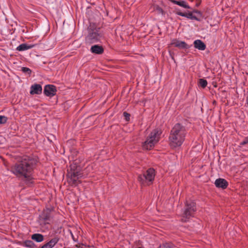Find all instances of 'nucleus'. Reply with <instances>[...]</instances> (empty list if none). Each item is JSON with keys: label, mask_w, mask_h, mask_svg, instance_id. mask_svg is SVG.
<instances>
[{"label": "nucleus", "mask_w": 248, "mask_h": 248, "mask_svg": "<svg viewBox=\"0 0 248 248\" xmlns=\"http://www.w3.org/2000/svg\"><path fill=\"white\" fill-rule=\"evenodd\" d=\"M101 37L99 28L90 26L88 28V34L85 38L86 43L92 44L98 42Z\"/></svg>", "instance_id": "obj_4"}, {"label": "nucleus", "mask_w": 248, "mask_h": 248, "mask_svg": "<svg viewBox=\"0 0 248 248\" xmlns=\"http://www.w3.org/2000/svg\"><path fill=\"white\" fill-rule=\"evenodd\" d=\"M56 92V88L53 85H46L44 87V93L47 96H53L55 95Z\"/></svg>", "instance_id": "obj_8"}, {"label": "nucleus", "mask_w": 248, "mask_h": 248, "mask_svg": "<svg viewBox=\"0 0 248 248\" xmlns=\"http://www.w3.org/2000/svg\"><path fill=\"white\" fill-rule=\"evenodd\" d=\"M195 13H198V14H201L200 12L198 11H195Z\"/></svg>", "instance_id": "obj_27"}, {"label": "nucleus", "mask_w": 248, "mask_h": 248, "mask_svg": "<svg viewBox=\"0 0 248 248\" xmlns=\"http://www.w3.org/2000/svg\"><path fill=\"white\" fill-rule=\"evenodd\" d=\"M31 239L37 242H41L43 241L44 236L40 233H34L31 235Z\"/></svg>", "instance_id": "obj_17"}, {"label": "nucleus", "mask_w": 248, "mask_h": 248, "mask_svg": "<svg viewBox=\"0 0 248 248\" xmlns=\"http://www.w3.org/2000/svg\"><path fill=\"white\" fill-rule=\"evenodd\" d=\"M124 115L126 119L127 120L128 119H129L130 117V114L127 113V112H124Z\"/></svg>", "instance_id": "obj_26"}, {"label": "nucleus", "mask_w": 248, "mask_h": 248, "mask_svg": "<svg viewBox=\"0 0 248 248\" xmlns=\"http://www.w3.org/2000/svg\"><path fill=\"white\" fill-rule=\"evenodd\" d=\"M186 134L185 127L176 124L171 129L169 136L170 145L172 148L180 147L184 142Z\"/></svg>", "instance_id": "obj_2"}, {"label": "nucleus", "mask_w": 248, "mask_h": 248, "mask_svg": "<svg viewBox=\"0 0 248 248\" xmlns=\"http://www.w3.org/2000/svg\"><path fill=\"white\" fill-rule=\"evenodd\" d=\"M156 9L158 11V12L159 13L163 14V10H162V9L161 8H160L159 6H157L156 7Z\"/></svg>", "instance_id": "obj_25"}, {"label": "nucleus", "mask_w": 248, "mask_h": 248, "mask_svg": "<svg viewBox=\"0 0 248 248\" xmlns=\"http://www.w3.org/2000/svg\"><path fill=\"white\" fill-rule=\"evenodd\" d=\"M91 51L93 53L101 54L103 52L104 49L101 46L95 45L92 46L91 47Z\"/></svg>", "instance_id": "obj_15"}, {"label": "nucleus", "mask_w": 248, "mask_h": 248, "mask_svg": "<svg viewBox=\"0 0 248 248\" xmlns=\"http://www.w3.org/2000/svg\"><path fill=\"white\" fill-rule=\"evenodd\" d=\"M8 118L5 116L0 115V124H4L7 121Z\"/></svg>", "instance_id": "obj_21"}, {"label": "nucleus", "mask_w": 248, "mask_h": 248, "mask_svg": "<svg viewBox=\"0 0 248 248\" xmlns=\"http://www.w3.org/2000/svg\"><path fill=\"white\" fill-rule=\"evenodd\" d=\"M176 14L179 16H181L183 17H186L188 19H190L192 20H195L197 21H200V19L197 18L196 16L193 15V14L190 13H183L179 11H176Z\"/></svg>", "instance_id": "obj_13"}, {"label": "nucleus", "mask_w": 248, "mask_h": 248, "mask_svg": "<svg viewBox=\"0 0 248 248\" xmlns=\"http://www.w3.org/2000/svg\"><path fill=\"white\" fill-rule=\"evenodd\" d=\"M159 248H174L170 244L166 243L160 246Z\"/></svg>", "instance_id": "obj_23"}, {"label": "nucleus", "mask_w": 248, "mask_h": 248, "mask_svg": "<svg viewBox=\"0 0 248 248\" xmlns=\"http://www.w3.org/2000/svg\"><path fill=\"white\" fill-rule=\"evenodd\" d=\"M155 176V170L150 168L143 175H140L138 176V179L142 184H148V183L152 182L154 180Z\"/></svg>", "instance_id": "obj_6"}, {"label": "nucleus", "mask_w": 248, "mask_h": 248, "mask_svg": "<svg viewBox=\"0 0 248 248\" xmlns=\"http://www.w3.org/2000/svg\"><path fill=\"white\" fill-rule=\"evenodd\" d=\"M171 45L182 49H186L189 48L188 45L185 42L179 41L177 39H173L172 40Z\"/></svg>", "instance_id": "obj_11"}, {"label": "nucleus", "mask_w": 248, "mask_h": 248, "mask_svg": "<svg viewBox=\"0 0 248 248\" xmlns=\"http://www.w3.org/2000/svg\"><path fill=\"white\" fill-rule=\"evenodd\" d=\"M35 246L34 243L31 240H26L23 243V246L28 248H33Z\"/></svg>", "instance_id": "obj_19"}, {"label": "nucleus", "mask_w": 248, "mask_h": 248, "mask_svg": "<svg viewBox=\"0 0 248 248\" xmlns=\"http://www.w3.org/2000/svg\"><path fill=\"white\" fill-rule=\"evenodd\" d=\"M162 131L158 128L155 129L147 137L142 144L144 150H151L159 141Z\"/></svg>", "instance_id": "obj_3"}, {"label": "nucleus", "mask_w": 248, "mask_h": 248, "mask_svg": "<svg viewBox=\"0 0 248 248\" xmlns=\"http://www.w3.org/2000/svg\"><path fill=\"white\" fill-rule=\"evenodd\" d=\"M59 237L56 236L50 239L47 243L44 245L40 248H52L59 242Z\"/></svg>", "instance_id": "obj_10"}, {"label": "nucleus", "mask_w": 248, "mask_h": 248, "mask_svg": "<svg viewBox=\"0 0 248 248\" xmlns=\"http://www.w3.org/2000/svg\"><path fill=\"white\" fill-rule=\"evenodd\" d=\"M173 3L174 4H177L181 7H182L183 8H185L186 9H190V6L187 4V3L184 0L181 1H177V0H173Z\"/></svg>", "instance_id": "obj_18"}, {"label": "nucleus", "mask_w": 248, "mask_h": 248, "mask_svg": "<svg viewBox=\"0 0 248 248\" xmlns=\"http://www.w3.org/2000/svg\"><path fill=\"white\" fill-rule=\"evenodd\" d=\"M21 71L24 73H28L29 75H30L31 72L30 68L26 67H23L21 68Z\"/></svg>", "instance_id": "obj_22"}, {"label": "nucleus", "mask_w": 248, "mask_h": 248, "mask_svg": "<svg viewBox=\"0 0 248 248\" xmlns=\"http://www.w3.org/2000/svg\"><path fill=\"white\" fill-rule=\"evenodd\" d=\"M69 178V183L77 185L78 181V179L82 177V174L78 170H75L73 167H71L70 171H68L67 174Z\"/></svg>", "instance_id": "obj_7"}, {"label": "nucleus", "mask_w": 248, "mask_h": 248, "mask_svg": "<svg viewBox=\"0 0 248 248\" xmlns=\"http://www.w3.org/2000/svg\"><path fill=\"white\" fill-rule=\"evenodd\" d=\"M248 143V137H247L241 143L242 145H245Z\"/></svg>", "instance_id": "obj_24"}, {"label": "nucleus", "mask_w": 248, "mask_h": 248, "mask_svg": "<svg viewBox=\"0 0 248 248\" xmlns=\"http://www.w3.org/2000/svg\"><path fill=\"white\" fill-rule=\"evenodd\" d=\"M194 47L200 50H204L206 48L205 44L201 40L197 39L194 41Z\"/></svg>", "instance_id": "obj_14"}, {"label": "nucleus", "mask_w": 248, "mask_h": 248, "mask_svg": "<svg viewBox=\"0 0 248 248\" xmlns=\"http://www.w3.org/2000/svg\"><path fill=\"white\" fill-rule=\"evenodd\" d=\"M42 92V87L40 84H34L31 86L30 93L31 94H40Z\"/></svg>", "instance_id": "obj_9"}, {"label": "nucleus", "mask_w": 248, "mask_h": 248, "mask_svg": "<svg viewBox=\"0 0 248 248\" xmlns=\"http://www.w3.org/2000/svg\"><path fill=\"white\" fill-rule=\"evenodd\" d=\"M36 163L35 158L24 155L20 161L11 167V171L19 178H26L30 181L32 179V171Z\"/></svg>", "instance_id": "obj_1"}, {"label": "nucleus", "mask_w": 248, "mask_h": 248, "mask_svg": "<svg viewBox=\"0 0 248 248\" xmlns=\"http://www.w3.org/2000/svg\"><path fill=\"white\" fill-rule=\"evenodd\" d=\"M33 45H28L27 44H22L16 47V50L19 51H23L30 49L33 47Z\"/></svg>", "instance_id": "obj_16"}, {"label": "nucleus", "mask_w": 248, "mask_h": 248, "mask_svg": "<svg viewBox=\"0 0 248 248\" xmlns=\"http://www.w3.org/2000/svg\"><path fill=\"white\" fill-rule=\"evenodd\" d=\"M196 211L195 202L194 201H188L186 202V208L182 214V220L186 222Z\"/></svg>", "instance_id": "obj_5"}, {"label": "nucleus", "mask_w": 248, "mask_h": 248, "mask_svg": "<svg viewBox=\"0 0 248 248\" xmlns=\"http://www.w3.org/2000/svg\"><path fill=\"white\" fill-rule=\"evenodd\" d=\"M215 185L217 187L226 188L228 186V182L222 178L217 179L215 182Z\"/></svg>", "instance_id": "obj_12"}, {"label": "nucleus", "mask_w": 248, "mask_h": 248, "mask_svg": "<svg viewBox=\"0 0 248 248\" xmlns=\"http://www.w3.org/2000/svg\"><path fill=\"white\" fill-rule=\"evenodd\" d=\"M199 85L202 88H204L207 85V81L203 78L199 79Z\"/></svg>", "instance_id": "obj_20"}]
</instances>
